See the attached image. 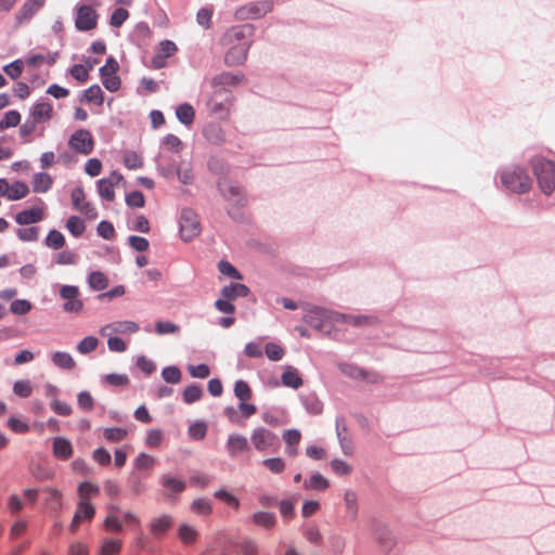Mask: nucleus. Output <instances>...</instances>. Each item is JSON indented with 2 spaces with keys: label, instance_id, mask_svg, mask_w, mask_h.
<instances>
[{
  "label": "nucleus",
  "instance_id": "22",
  "mask_svg": "<svg viewBox=\"0 0 555 555\" xmlns=\"http://www.w3.org/2000/svg\"><path fill=\"white\" fill-rule=\"evenodd\" d=\"M73 454L72 443L62 437H56L53 440V455L61 460H68Z\"/></svg>",
  "mask_w": 555,
  "mask_h": 555
},
{
  "label": "nucleus",
  "instance_id": "64",
  "mask_svg": "<svg viewBox=\"0 0 555 555\" xmlns=\"http://www.w3.org/2000/svg\"><path fill=\"white\" fill-rule=\"evenodd\" d=\"M214 11L211 8H203L197 12V23L204 28H209L211 25Z\"/></svg>",
  "mask_w": 555,
  "mask_h": 555
},
{
  "label": "nucleus",
  "instance_id": "48",
  "mask_svg": "<svg viewBox=\"0 0 555 555\" xmlns=\"http://www.w3.org/2000/svg\"><path fill=\"white\" fill-rule=\"evenodd\" d=\"M162 376L167 383L178 384L182 378V373L177 366H167L162 371Z\"/></svg>",
  "mask_w": 555,
  "mask_h": 555
},
{
  "label": "nucleus",
  "instance_id": "42",
  "mask_svg": "<svg viewBox=\"0 0 555 555\" xmlns=\"http://www.w3.org/2000/svg\"><path fill=\"white\" fill-rule=\"evenodd\" d=\"M66 228L76 237L81 236L86 230L83 221L77 216L67 219Z\"/></svg>",
  "mask_w": 555,
  "mask_h": 555
},
{
  "label": "nucleus",
  "instance_id": "2",
  "mask_svg": "<svg viewBox=\"0 0 555 555\" xmlns=\"http://www.w3.org/2000/svg\"><path fill=\"white\" fill-rule=\"evenodd\" d=\"M530 164L541 191L551 194L555 189V164L542 156L533 157Z\"/></svg>",
  "mask_w": 555,
  "mask_h": 555
},
{
  "label": "nucleus",
  "instance_id": "49",
  "mask_svg": "<svg viewBox=\"0 0 555 555\" xmlns=\"http://www.w3.org/2000/svg\"><path fill=\"white\" fill-rule=\"evenodd\" d=\"M70 76L80 83L87 82L89 79V68L83 64H75L69 69Z\"/></svg>",
  "mask_w": 555,
  "mask_h": 555
},
{
  "label": "nucleus",
  "instance_id": "51",
  "mask_svg": "<svg viewBox=\"0 0 555 555\" xmlns=\"http://www.w3.org/2000/svg\"><path fill=\"white\" fill-rule=\"evenodd\" d=\"M191 509L195 514L205 515V516L209 515L212 511L210 502L205 499L194 500L192 502Z\"/></svg>",
  "mask_w": 555,
  "mask_h": 555
},
{
  "label": "nucleus",
  "instance_id": "19",
  "mask_svg": "<svg viewBox=\"0 0 555 555\" xmlns=\"http://www.w3.org/2000/svg\"><path fill=\"white\" fill-rule=\"evenodd\" d=\"M44 217L43 209L40 207H31L18 212L15 216L16 223L21 225L33 224L41 221Z\"/></svg>",
  "mask_w": 555,
  "mask_h": 555
},
{
  "label": "nucleus",
  "instance_id": "18",
  "mask_svg": "<svg viewBox=\"0 0 555 555\" xmlns=\"http://www.w3.org/2000/svg\"><path fill=\"white\" fill-rule=\"evenodd\" d=\"M227 450L230 456L235 457L249 450L247 439L238 434H232L227 440Z\"/></svg>",
  "mask_w": 555,
  "mask_h": 555
},
{
  "label": "nucleus",
  "instance_id": "24",
  "mask_svg": "<svg viewBox=\"0 0 555 555\" xmlns=\"http://www.w3.org/2000/svg\"><path fill=\"white\" fill-rule=\"evenodd\" d=\"M249 293V288L241 283H232L229 286H225L221 291V295L223 298L228 300H235L238 297H245Z\"/></svg>",
  "mask_w": 555,
  "mask_h": 555
},
{
  "label": "nucleus",
  "instance_id": "15",
  "mask_svg": "<svg viewBox=\"0 0 555 555\" xmlns=\"http://www.w3.org/2000/svg\"><path fill=\"white\" fill-rule=\"evenodd\" d=\"M94 514L95 508L90 501L79 502L72 524L69 525V530L75 532L83 519L91 520L94 517Z\"/></svg>",
  "mask_w": 555,
  "mask_h": 555
},
{
  "label": "nucleus",
  "instance_id": "28",
  "mask_svg": "<svg viewBox=\"0 0 555 555\" xmlns=\"http://www.w3.org/2000/svg\"><path fill=\"white\" fill-rule=\"evenodd\" d=\"M53 180L50 175L46 172L36 173L33 178V190L36 193H46L52 186Z\"/></svg>",
  "mask_w": 555,
  "mask_h": 555
},
{
  "label": "nucleus",
  "instance_id": "13",
  "mask_svg": "<svg viewBox=\"0 0 555 555\" xmlns=\"http://www.w3.org/2000/svg\"><path fill=\"white\" fill-rule=\"evenodd\" d=\"M139 324L133 321H117L103 326L100 330L102 336H111L113 334L137 333Z\"/></svg>",
  "mask_w": 555,
  "mask_h": 555
},
{
  "label": "nucleus",
  "instance_id": "9",
  "mask_svg": "<svg viewBox=\"0 0 555 555\" xmlns=\"http://www.w3.org/2000/svg\"><path fill=\"white\" fill-rule=\"evenodd\" d=\"M98 13L89 4H82L76 9L75 27L80 31L93 30L98 25Z\"/></svg>",
  "mask_w": 555,
  "mask_h": 555
},
{
  "label": "nucleus",
  "instance_id": "21",
  "mask_svg": "<svg viewBox=\"0 0 555 555\" xmlns=\"http://www.w3.org/2000/svg\"><path fill=\"white\" fill-rule=\"evenodd\" d=\"M283 440L286 443L285 453L291 457L296 456L298 453L297 446L301 440L300 431L297 429H288L284 431Z\"/></svg>",
  "mask_w": 555,
  "mask_h": 555
},
{
  "label": "nucleus",
  "instance_id": "20",
  "mask_svg": "<svg viewBox=\"0 0 555 555\" xmlns=\"http://www.w3.org/2000/svg\"><path fill=\"white\" fill-rule=\"evenodd\" d=\"M30 115L35 122L50 120L53 117L52 104L47 101L38 102L33 106Z\"/></svg>",
  "mask_w": 555,
  "mask_h": 555
},
{
  "label": "nucleus",
  "instance_id": "1",
  "mask_svg": "<svg viewBox=\"0 0 555 555\" xmlns=\"http://www.w3.org/2000/svg\"><path fill=\"white\" fill-rule=\"evenodd\" d=\"M323 320H327L333 323L346 322L353 326L373 325L376 322V319L373 317L349 315L320 308L311 310L310 314L307 315L306 322L313 327H320L321 321Z\"/></svg>",
  "mask_w": 555,
  "mask_h": 555
},
{
  "label": "nucleus",
  "instance_id": "56",
  "mask_svg": "<svg viewBox=\"0 0 555 555\" xmlns=\"http://www.w3.org/2000/svg\"><path fill=\"white\" fill-rule=\"evenodd\" d=\"M17 236L24 242H35L39 237V229L37 227L18 229Z\"/></svg>",
  "mask_w": 555,
  "mask_h": 555
},
{
  "label": "nucleus",
  "instance_id": "38",
  "mask_svg": "<svg viewBox=\"0 0 555 555\" xmlns=\"http://www.w3.org/2000/svg\"><path fill=\"white\" fill-rule=\"evenodd\" d=\"M155 457L141 452L134 460V470H144V469H152L155 465Z\"/></svg>",
  "mask_w": 555,
  "mask_h": 555
},
{
  "label": "nucleus",
  "instance_id": "50",
  "mask_svg": "<svg viewBox=\"0 0 555 555\" xmlns=\"http://www.w3.org/2000/svg\"><path fill=\"white\" fill-rule=\"evenodd\" d=\"M305 488L315 490H325L328 488V481L319 473L313 474L309 481L305 482Z\"/></svg>",
  "mask_w": 555,
  "mask_h": 555
},
{
  "label": "nucleus",
  "instance_id": "43",
  "mask_svg": "<svg viewBox=\"0 0 555 555\" xmlns=\"http://www.w3.org/2000/svg\"><path fill=\"white\" fill-rule=\"evenodd\" d=\"M114 188L115 186L109 181H106L103 179H100L98 181L99 195L108 202H112L115 199Z\"/></svg>",
  "mask_w": 555,
  "mask_h": 555
},
{
  "label": "nucleus",
  "instance_id": "33",
  "mask_svg": "<svg viewBox=\"0 0 555 555\" xmlns=\"http://www.w3.org/2000/svg\"><path fill=\"white\" fill-rule=\"evenodd\" d=\"M83 100L88 103L102 105L104 102V93L99 85H92L85 91Z\"/></svg>",
  "mask_w": 555,
  "mask_h": 555
},
{
  "label": "nucleus",
  "instance_id": "62",
  "mask_svg": "<svg viewBox=\"0 0 555 555\" xmlns=\"http://www.w3.org/2000/svg\"><path fill=\"white\" fill-rule=\"evenodd\" d=\"M92 459L94 462L102 466H107L111 464L112 457L109 452L104 448H98L92 453Z\"/></svg>",
  "mask_w": 555,
  "mask_h": 555
},
{
  "label": "nucleus",
  "instance_id": "8",
  "mask_svg": "<svg viewBox=\"0 0 555 555\" xmlns=\"http://www.w3.org/2000/svg\"><path fill=\"white\" fill-rule=\"evenodd\" d=\"M201 233L198 216L192 209H183L180 216V234L183 241H191Z\"/></svg>",
  "mask_w": 555,
  "mask_h": 555
},
{
  "label": "nucleus",
  "instance_id": "3",
  "mask_svg": "<svg viewBox=\"0 0 555 555\" xmlns=\"http://www.w3.org/2000/svg\"><path fill=\"white\" fill-rule=\"evenodd\" d=\"M501 181L508 191L519 194L528 192L532 185L531 178L519 167L503 170Z\"/></svg>",
  "mask_w": 555,
  "mask_h": 555
},
{
  "label": "nucleus",
  "instance_id": "10",
  "mask_svg": "<svg viewBox=\"0 0 555 555\" xmlns=\"http://www.w3.org/2000/svg\"><path fill=\"white\" fill-rule=\"evenodd\" d=\"M60 297L64 300L63 310L68 313H79L83 309V302L79 299V288L73 285H64L60 289Z\"/></svg>",
  "mask_w": 555,
  "mask_h": 555
},
{
  "label": "nucleus",
  "instance_id": "30",
  "mask_svg": "<svg viewBox=\"0 0 555 555\" xmlns=\"http://www.w3.org/2000/svg\"><path fill=\"white\" fill-rule=\"evenodd\" d=\"M172 526V517L164 514L156 517L151 522V530L154 534H163Z\"/></svg>",
  "mask_w": 555,
  "mask_h": 555
},
{
  "label": "nucleus",
  "instance_id": "58",
  "mask_svg": "<svg viewBox=\"0 0 555 555\" xmlns=\"http://www.w3.org/2000/svg\"><path fill=\"white\" fill-rule=\"evenodd\" d=\"M347 511L354 517L358 513V498L356 492L347 490L344 495Z\"/></svg>",
  "mask_w": 555,
  "mask_h": 555
},
{
  "label": "nucleus",
  "instance_id": "6",
  "mask_svg": "<svg viewBox=\"0 0 555 555\" xmlns=\"http://www.w3.org/2000/svg\"><path fill=\"white\" fill-rule=\"evenodd\" d=\"M94 139L92 133L87 129H78L73 132L68 140V146L76 153L81 155H90L94 150Z\"/></svg>",
  "mask_w": 555,
  "mask_h": 555
},
{
  "label": "nucleus",
  "instance_id": "12",
  "mask_svg": "<svg viewBox=\"0 0 555 555\" xmlns=\"http://www.w3.org/2000/svg\"><path fill=\"white\" fill-rule=\"evenodd\" d=\"M254 448L258 451H264L278 442V437L271 430L264 427L255 428L250 436Z\"/></svg>",
  "mask_w": 555,
  "mask_h": 555
},
{
  "label": "nucleus",
  "instance_id": "45",
  "mask_svg": "<svg viewBox=\"0 0 555 555\" xmlns=\"http://www.w3.org/2000/svg\"><path fill=\"white\" fill-rule=\"evenodd\" d=\"M203 396V389L197 385H190L183 391V400L191 404L198 401Z\"/></svg>",
  "mask_w": 555,
  "mask_h": 555
},
{
  "label": "nucleus",
  "instance_id": "34",
  "mask_svg": "<svg viewBox=\"0 0 555 555\" xmlns=\"http://www.w3.org/2000/svg\"><path fill=\"white\" fill-rule=\"evenodd\" d=\"M128 436V430L120 427H108L103 429V437L108 442H120Z\"/></svg>",
  "mask_w": 555,
  "mask_h": 555
},
{
  "label": "nucleus",
  "instance_id": "52",
  "mask_svg": "<svg viewBox=\"0 0 555 555\" xmlns=\"http://www.w3.org/2000/svg\"><path fill=\"white\" fill-rule=\"evenodd\" d=\"M10 310L17 315H24L31 310V304L26 299H16L11 302Z\"/></svg>",
  "mask_w": 555,
  "mask_h": 555
},
{
  "label": "nucleus",
  "instance_id": "14",
  "mask_svg": "<svg viewBox=\"0 0 555 555\" xmlns=\"http://www.w3.org/2000/svg\"><path fill=\"white\" fill-rule=\"evenodd\" d=\"M46 0H27L15 14L17 26L30 21V18L39 11Z\"/></svg>",
  "mask_w": 555,
  "mask_h": 555
},
{
  "label": "nucleus",
  "instance_id": "4",
  "mask_svg": "<svg viewBox=\"0 0 555 555\" xmlns=\"http://www.w3.org/2000/svg\"><path fill=\"white\" fill-rule=\"evenodd\" d=\"M232 100V94L229 90L225 88H218L209 98L207 108L211 114L220 118H224L230 113Z\"/></svg>",
  "mask_w": 555,
  "mask_h": 555
},
{
  "label": "nucleus",
  "instance_id": "63",
  "mask_svg": "<svg viewBox=\"0 0 555 555\" xmlns=\"http://www.w3.org/2000/svg\"><path fill=\"white\" fill-rule=\"evenodd\" d=\"M13 391L16 396L28 398L31 395L33 388L27 380H17L14 383Z\"/></svg>",
  "mask_w": 555,
  "mask_h": 555
},
{
  "label": "nucleus",
  "instance_id": "46",
  "mask_svg": "<svg viewBox=\"0 0 555 555\" xmlns=\"http://www.w3.org/2000/svg\"><path fill=\"white\" fill-rule=\"evenodd\" d=\"M21 121V114L17 111H9L4 114L0 120V129L4 130L11 127H15Z\"/></svg>",
  "mask_w": 555,
  "mask_h": 555
},
{
  "label": "nucleus",
  "instance_id": "17",
  "mask_svg": "<svg viewBox=\"0 0 555 555\" xmlns=\"http://www.w3.org/2000/svg\"><path fill=\"white\" fill-rule=\"evenodd\" d=\"M219 189L222 193V195L230 202H233L234 204L238 206H244L246 203V199L242 193L241 188L231 184L230 182L223 181L219 183Z\"/></svg>",
  "mask_w": 555,
  "mask_h": 555
},
{
  "label": "nucleus",
  "instance_id": "11",
  "mask_svg": "<svg viewBox=\"0 0 555 555\" xmlns=\"http://www.w3.org/2000/svg\"><path fill=\"white\" fill-rule=\"evenodd\" d=\"M72 204L75 209L79 210L89 220L98 218L96 209L88 202H86V194L82 188L77 186L72 191L70 194Z\"/></svg>",
  "mask_w": 555,
  "mask_h": 555
},
{
  "label": "nucleus",
  "instance_id": "32",
  "mask_svg": "<svg viewBox=\"0 0 555 555\" xmlns=\"http://www.w3.org/2000/svg\"><path fill=\"white\" fill-rule=\"evenodd\" d=\"M128 485L132 493L135 495H139L142 492H144L146 488L143 476L135 470H132L130 473L128 477Z\"/></svg>",
  "mask_w": 555,
  "mask_h": 555
},
{
  "label": "nucleus",
  "instance_id": "16",
  "mask_svg": "<svg viewBox=\"0 0 555 555\" xmlns=\"http://www.w3.org/2000/svg\"><path fill=\"white\" fill-rule=\"evenodd\" d=\"M249 44L247 42L238 43L229 49L224 61L229 66L242 64L247 59Z\"/></svg>",
  "mask_w": 555,
  "mask_h": 555
},
{
  "label": "nucleus",
  "instance_id": "55",
  "mask_svg": "<svg viewBox=\"0 0 555 555\" xmlns=\"http://www.w3.org/2000/svg\"><path fill=\"white\" fill-rule=\"evenodd\" d=\"M24 68V63L21 60H15L14 62L5 65L3 67L4 73L12 79L18 78Z\"/></svg>",
  "mask_w": 555,
  "mask_h": 555
},
{
  "label": "nucleus",
  "instance_id": "59",
  "mask_svg": "<svg viewBox=\"0 0 555 555\" xmlns=\"http://www.w3.org/2000/svg\"><path fill=\"white\" fill-rule=\"evenodd\" d=\"M129 17V12L126 9L117 8L112 13L109 24L113 27H120Z\"/></svg>",
  "mask_w": 555,
  "mask_h": 555
},
{
  "label": "nucleus",
  "instance_id": "40",
  "mask_svg": "<svg viewBox=\"0 0 555 555\" xmlns=\"http://www.w3.org/2000/svg\"><path fill=\"white\" fill-rule=\"evenodd\" d=\"M89 285L95 291H103L108 285L107 278L100 271H94L89 275Z\"/></svg>",
  "mask_w": 555,
  "mask_h": 555
},
{
  "label": "nucleus",
  "instance_id": "47",
  "mask_svg": "<svg viewBox=\"0 0 555 555\" xmlns=\"http://www.w3.org/2000/svg\"><path fill=\"white\" fill-rule=\"evenodd\" d=\"M262 465L273 474H282L285 470L286 464L281 457L266 459Z\"/></svg>",
  "mask_w": 555,
  "mask_h": 555
},
{
  "label": "nucleus",
  "instance_id": "61",
  "mask_svg": "<svg viewBox=\"0 0 555 555\" xmlns=\"http://www.w3.org/2000/svg\"><path fill=\"white\" fill-rule=\"evenodd\" d=\"M121 548V542L116 539H106L103 542L101 551L106 555H116Z\"/></svg>",
  "mask_w": 555,
  "mask_h": 555
},
{
  "label": "nucleus",
  "instance_id": "29",
  "mask_svg": "<svg viewBox=\"0 0 555 555\" xmlns=\"http://www.w3.org/2000/svg\"><path fill=\"white\" fill-rule=\"evenodd\" d=\"M177 118L185 126H191L194 122L195 111L189 103H183L177 107Z\"/></svg>",
  "mask_w": 555,
  "mask_h": 555
},
{
  "label": "nucleus",
  "instance_id": "44",
  "mask_svg": "<svg viewBox=\"0 0 555 555\" xmlns=\"http://www.w3.org/2000/svg\"><path fill=\"white\" fill-rule=\"evenodd\" d=\"M178 535L182 542L190 544L196 541L197 531L194 527L184 524L180 526Z\"/></svg>",
  "mask_w": 555,
  "mask_h": 555
},
{
  "label": "nucleus",
  "instance_id": "35",
  "mask_svg": "<svg viewBox=\"0 0 555 555\" xmlns=\"http://www.w3.org/2000/svg\"><path fill=\"white\" fill-rule=\"evenodd\" d=\"M241 82V78L236 75H233L231 73H222L216 77L212 78V86L214 87H220L224 88L225 86H235Z\"/></svg>",
  "mask_w": 555,
  "mask_h": 555
},
{
  "label": "nucleus",
  "instance_id": "37",
  "mask_svg": "<svg viewBox=\"0 0 555 555\" xmlns=\"http://www.w3.org/2000/svg\"><path fill=\"white\" fill-rule=\"evenodd\" d=\"M100 492V489L96 485L83 481L78 486V494H79V502L83 501H90V495H96Z\"/></svg>",
  "mask_w": 555,
  "mask_h": 555
},
{
  "label": "nucleus",
  "instance_id": "53",
  "mask_svg": "<svg viewBox=\"0 0 555 555\" xmlns=\"http://www.w3.org/2000/svg\"><path fill=\"white\" fill-rule=\"evenodd\" d=\"M264 351H266L267 357L271 361L281 360L285 353L284 349L275 343H268L264 347Z\"/></svg>",
  "mask_w": 555,
  "mask_h": 555
},
{
  "label": "nucleus",
  "instance_id": "60",
  "mask_svg": "<svg viewBox=\"0 0 555 555\" xmlns=\"http://www.w3.org/2000/svg\"><path fill=\"white\" fill-rule=\"evenodd\" d=\"M46 491L49 493V505L52 509L59 511L62 507V493L55 488H47Z\"/></svg>",
  "mask_w": 555,
  "mask_h": 555
},
{
  "label": "nucleus",
  "instance_id": "23",
  "mask_svg": "<svg viewBox=\"0 0 555 555\" xmlns=\"http://www.w3.org/2000/svg\"><path fill=\"white\" fill-rule=\"evenodd\" d=\"M162 486L167 490L168 495L181 493L185 490V482L182 479L165 474L160 477Z\"/></svg>",
  "mask_w": 555,
  "mask_h": 555
},
{
  "label": "nucleus",
  "instance_id": "41",
  "mask_svg": "<svg viewBox=\"0 0 555 555\" xmlns=\"http://www.w3.org/2000/svg\"><path fill=\"white\" fill-rule=\"evenodd\" d=\"M234 395L240 401H249L253 397V391L245 380H237L234 385Z\"/></svg>",
  "mask_w": 555,
  "mask_h": 555
},
{
  "label": "nucleus",
  "instance_id": "39",
  "mask_svg": "<svg viewBox=\"0 0 555 555\" xmlns=\"http://www.w3.org/2000/svg\"><path fill=\"white\" fill-rule=\"evenodd\" d=\"M46 245L52 249H61L65 245V237L60 231L51 230L46 237Z\"/></svg>",
  "mask_w": 555,
  "mask_h": 555
},
{
  "label": "nucleus",
  "instance_id": "54",
  "mask_svg": "<svg viewBox=\"0 0 555 555\" xmlns=\"http://www.w3.org/2000/svg\"><path fill=\"white\" fill-rule=\"evenodd\" d=\"M99 340L94 336L85 337L77 346V350L82 353H89L96 349Z\"/></svg>",
  "mask_w": 555,
  "mask_h": 555
},
{
  "label": "nucleus",
  "instance_id": "57",
  "mask_svg": "<svg viewBox=\"0 0 555 555\" xmlns=\"http://www.w3.org/2000/svg\"><path fill=\"white\" fill-rule=\"evenodd\" d=\"M124 164L129 169H138L143 165L142 157L135 152H127L124 156Z\"/></svg>",
  "mask_w": 555,
  "mask_h": 555
},
{
  "label": "nucleus",
  "instance_id": "25",
  "mask_svg": "<svg viewBox=\"0 0 555 555\" xmlns=\"http://www.w3.org/2000/svg\"><path fill=\"white\" fill-rule=\"evenodd\" d=\"M251 520H253L254 525L264 528L267 530L273 529L276 525L275 515L273 513L263 512V511L256 512L253 515Z\"/></svg>",
  "mask_w": 555,
  "mask_h": 555
},
{
  "label": "nucleus",
  "instance_id": "7",
  "mask_svg": "<svg viewBox=\"0 0 555 555\" xmlns=\"http://www.w3.org/2000/svg\"><path fill=\"white\" fill-rule=\"evenodd\" d=\"M119 69L118 62L109 56L106 63L100 68V76L104 88L111 92H116L121 85L120 78L117 76Z\"/></svg>",
  "mask_w": 555,
  "mask_h": 555
},
{
  "label": "nucleus",
  "instance_id": "36",
  "mask_svg": "<svg viewBox=\"0 0 555 555\" xmlns=\"http://www.w3.org/2000/svg\"><path fill=\"white\" fill-rule=\"evenodd\" d=\"M52 362L56 366L65 370H72L76 365L73 357L69 353L62 351H57L52 356Z\"/></svg>",
  "mask_w": 555,
  "mask_h": 555
},
{
  "label": "nucleus",
  "instance_id": "27",
  "mask_svg": "<svg viewBox=\"0 0 555 555\" xmlns=\"http://www.w3.org/2000/svg\"><path fill=\"white\" fill-rule=\"evenodd\" d=\"M203 133L210 143L216 145L223 143L225 140L223 130L217 124L207 125L204 128Z\"/></svg>",
  "mask_w": 555,
  "mask_h": 555
},
{
  "label": "nucleus",
  "instance_id": "31",
  "mask_svg": "<svg viewBox=\"0 0 555 555\" xmlns=\"http://www.w3.org/2000/svg\"><path fill=\"white\" fill-rule=\"evenodd\" d=\"M29 194L28 185L23 181H15L12 185L9 184V193L7 198L10 201H18Z\"/></svg>",
  "mask_w": 555,
  "mask_h": 555
},
{
  "label": "nucleus",
  "instance_id": "26",
  "mask_svg": "<svg viewBox=\"0 0 555 555\" xmlns=\"http://www.w3.org/2000/svg\"><path fill=\"white\" fill-rule=\"evenodd\" d=\"M282 384L286 387L298 389L302 385V379L296 369L287 366L281 376Z\"/></svg>",
  "mask_w": 555,
  "mask_h": 555
},
{
  "label": "nucleus",
  "instance_id": "5",
  "mask_svg": "<svg viewBox=\"0 0 555 555\" xmlns=\"http://www.w3.org/2000/svg\"><path fill=\"white\" fill-rule=\"evenodd\" d=\"M273 9V2L269 0L249 2L235 11L238 21L256 20L264 16Z\"/></svg>",
  "mask_w": 555,
  "mask_h": 555
}]
</instances>
